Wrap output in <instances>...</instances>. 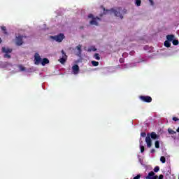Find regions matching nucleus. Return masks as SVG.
I'll return each instance as SVG.
<instances>
[{"label":"nucleus","mask_w":179,"mask_h":179,"mask_svg":"<svg viewBox=\"0 0 179 179\" xmlns=\"http://www.w3.org/2000/svg\"><path fill=\"white\" fill-rule=\"evenodd\" d=\"M105 13L106 15H113L117 19L122 20V19H124V13H125V12H124V10L122 9V8L119 7V8H112L110 10H106L105 11Z\"/></svg>","instance_id":"nucleus-1"},{"label":"nucleus","mask_w":179,"mask_h":179,"mask_svg":"<svg viewBox=\"0 0 179 179\" xmlns=\"http://www.w3.org/2000/svg\"><path fill=\"white\" fill-rule=\"evenodd\" d=\"M87 20L91 26H99L101 19L93 14H89Z\"/></svg>","instance_id":"nucleus-2"},{"label":"nucleus","mask_w":179,"mask_h":179,"mask_svg":"<svg viewBox=\"0 0 179 179\" xmlns=\"http://www.w3.org/2000/svg\"><path fill=\"white\" fill-rule=\"evenodd\" d=\"M50 38L52 40H55V41H57V43H62V40L65 38V35H64V34H59L56 36H50Z\"/></svg>","instance_id":"nucleus-3"},{"label":"nucleus","mask_w":179,"mask_h":179,"mask_svg":"<svg viewBox=\"0 0 179 179\" xmlns=\"http://www.w3.org/2000/svg\"><path fill=\"white\" fill-rule=\"evenodd\" d=\"M24 36H23V35H16L15 36V43L16 44V45L20 46V45H23V38Z\"/></svg>","instance_id":"nucleus-4"},{"label":"nucleus","mask_w":179,"mask_h":179,"mask_svg":"<svg viewBox=\"0 0 179 179\" xmlns=\"http://www.w3.org/2000/svg\"><path fill=\"white\" fill-rule=\"evenodd\" d=\"M43 59H41V56H40V54L35 53L34 55V64L35 65H40L41 64Z\"/></svg>","instance_id":"nucleus-5"},{"label":"nucleus","mask_w":179,"mask_h":179,"mask_svg":"<svg viewBox=\"0 0 179 179\" xmlns=\"http://www.w3.org/2000/svg\"><path fill=\"white\" fill-rule=\"evenodd\" d=\"M140 99L142 101H145V103H150L152 101V97L149 96H141Z\"/></svg>","instance_id":"nucleus-6"},{"label":"nucleus","mask_w":179,"mask_h":179,"mask_svg":"<svg viewBox=\"0 0 179 179\" xmlns=\"http://www.w3.org/2000/svg\"><path fill=\"white\" fill-rule=\"evenodd\" d=\"M72 73L73 75H78L79 73V66L78 64H75L71 67Z\"/></svg>","instance_id":"nucleus-7"},{"label":"nucleus","mask_w":179,"mask_h":179,"mask_svg":"<svg viewBox=\"0 0 179 179\" xmlns=\"http://www.w3.org/2000/svg\"><path fill=\"white\" fill-rule=\"evenodd\" d=\"M145 142L147 143L148 148H152V138H150V135L148 134L145 138Z\"/></svg>","instance_id":"nucleus-8"},{"label":"nucleus","mask_w":179,"mask_h":179,"mask_svg":"<svg viewBox=\"0 0 179 179\" xmlns=\"http://www.w3.org/2000/svg\"><path fill=\"white\" fill-rule=\"evenodd\" d=\"M62 57L59 59V62L62 64H64V62H66V55H65V52L64 50H62Z\"/></svg>","instance_id":"nucleus-9"},{"label":"nucleus","mask_w":179,"mask_h":179,"mask_svg":"<svg viewBox=\"0 0 179 179\" xmlns=\"http://www.w3.org/2000/svg\"><path fill=\"white\" fill-rule=\"evenodd\" d=\"M155 176V172L152 171L148 173V176L145 177L146 179H157L159 177L157 176Z\"/></svg>","instance_id":"nucleus-10"},{"label":"nucleus","mask_w":179,"mask_h":179,"mask_svg":"<svg viewBox=\"0 0 179 179\" xmlns=\"http://www.w3.org/2000/svg\"><path fill=\"white\" fill-rule=\"evenodd\" d=\"M1 52L4 54H10V52H12V49L6 47H3L1 48Z\"/></svg>","instance_id":"nucleus-11"},{"label":"nucleus","mask_w":179,"mask_h":179,"mask_svg":"<svg viewBox=\"0 0 179 179\" xmlns=\"http://www.w3.org/2000/svg\"><path fill=\"white\" fill-rule=\"evenodd\" d=\"M76 50H77L76 55H78V57L80 56L82 54V45H78L76 46Z\"/></svg>","instance_id":"nucleus-12"},{"label":"nucleus","mask_w":179,"mask_h":179,"mask_svg":"<svg viewBox=\"0 0 179 179\" xmlns=\"http://www.w3.org/2000/svg\"><path fill=\"white\" fill-rule=\"evenodd\" d=\"M12 64L9 62H0V66L1 68H8V66H10Z\"/></svg>","instance_id":"nucleus-13"},{"label":"nucleus","mask_w":179,"mask_h":179,"mask_svg":"<svg viewBox=\"0 0 179 179\" xmlns=\"http://www.w3.org/2000/svg\"><path fill=\"white\" fill-rule=\"evenodd\" d=\"M150 137H151V139H153L154 141H156V139H159V138H160V136L156 134L155 132H152L150 134Z\"/></svg>","instance_id":"nucleus-14"},{"label":"nucleus","mask_w":179,"mask_h":179,"mask_svg":"<svg viewBox=\"0 0 179 179\" xmlns=\"http://www.w3.org/2000/svg\"><path fill=\"white\" fill-rule=\"evenodd\" d=\"M42 66H45V65H47V64H50V60H48V59L47 58H43L42 59V62H41Z\"/></svg>","instance_id":"nucleus-15"},{"label":"nucleus","mask_w":179,"mask_h":179,"mask_svg":"<svg viewBox=\"0 0 179 179\" xmlns=\"http://www.w3.org/2000/svg\"><path fill=\"white\" fill-rule=\"evenodd\" d=\"M166 39L168 41H173L174 40V35L166 36Z\"/></svg>","instance_id":"nucleus-16"},{"label":"nucleus","mask_w":179,"mask_h":179,"mask_svg":"<svg viewBox=\"0 0 179 179\" xmlns=\"http://www.w3.org/2000/svg\"><path fill=\"white\" fill-rule=\"evenodd\" d=\"M141 3H142V1L135 0V5H136V6H141Z\"/></svg>","instance_id":"nucleus-17"},{"label":"nucleus","mask_w":179,"mask_h":179,"mask_svg":"<svg viewBox=\"0 0 179 179\" xmlns=\"http://www.w3.org/2000/svg\"><path fill=\"white\" fill-rule=\"evenodd\" d=\"M164 45H165V47L169 48V47H170V46L171 45V43H170V41H166L164 42Z\"/></svg>","instance_id":"nucleus-18"},{"label":"nucleus","mask_w":179,"mask_h":179,"mask_svg":"<svg viewBox=\"0 0 179 179\" xmlns=\"http://www.w3.org/2000/svg\"><path fill=\"white\" fill-rule=\"evenodd\" d=\"M155 145L157 149H159V148H160V143L159 142V141H156Z\"/></svg>","instance_id":"nucleus-19"},{"label":"nucleus","mask_w":179,"mask_h":179,"mask_svg":"<svg viewBox=\"0 0 179 179\" xmlns=\"http://www.w3.org/2000/svg\"><path fill=\"white\" fill-rule=\"evenodd\" d=\"M168 132H169V134H171V135H174V134H176V131H174V130H173V129H168Z\"/></svg>","instance_id":"nucleus-20"},{"label":"nucleus","mask_w":179,"mask_h":179,"mask_svg":"<svg viewBox=\"0 0 179 179\" xmlns=\"http://www.w3.org/2000/svg\"><path fill=\"white\" fill-rule=\"evenodd\" d=\"M94 57L95 58V59H97V61H100V56H99V53H96L94 55Z\"/></svg>","instance_id":"nucleus-21"},{"label":"nucleus","mask_w":179,"mask_h":179,"mask_svg":"<svg viewBox=\"0 0 179 179\" xmlns=\"http://www.w3.org/2000/svg\"><path fill=\"white\" fill-rule=\"evenodd\" d=\"M93 66H99V62L92 61Z\"/></svg>","instance_id":"nucleus-22"},{"label":"nucleus","mask_w":179,"mask_h":179,"mask_svg":"<svg viewBox=\"0 0 179 179\" xmlns=\"http://www.w3.org/2000/svg\"><path fill=\"white\" fill-rule=\"evenodd\" d=\"M140 148L141 153H143V152H145V147L142 145V143H140Z\"/></svg>","instance_id":"nucleus-23"},{"label":"nucleus","mask_w":179,"mask_h":179,"mask_svg":"<svg viewBox=\"0 0 179 179\" xmlns=\"http://www.w3.org/2000/svg\"><path fill=\"white\" fill-rule=\"evenodd\" d=\"M1 30H3L4 34H8L6 31V27H1Z\"/></svg>","instance_id":"nucleus-24"},{"label":"nucleus","mask_w":179,"mask_h":179,"mask_svg":"<svg viewBox=\"0 0 179 179\" xmlns=\"http://www.w3.org/2000/svg\"><path fill=\"white\" fill-rule=\"evenodd\" d=\"M19 69L21 71V72H24V71H26V68H24L23 66H19Z\"/></svg>","instance_id":"nucleus-25"},{"label":"nucleus","mask_w":179,"mask_h":179,"mask_svg":"<svg viewBox=\"0 0 179 179\" xmlns=\"http://www.w3.org/2000/svg\"><path fill=\"white\" fill-rule=\"evenodd\" d=\"M160 162H162V163H166V157H164L163 156L161 157Z\"/></svg>","instance_id":"nucleus-26"},{"label":"nucleus","mask_w":179,"mask_h":179,"mask_svg":"<svg viewBox=\"0 0 179 179\" xmlns=\"http://www.w3.org/2000/svg\"><path fill=\"white\" fill-rule=\"evenodd\" d=\"M173 45H178V40H173Z\"/></svg>","instance_id":"nucleus-27"},{"label":"nucleus","mask_w":179,"mask_h":179,"mask_svg":"<svg viewBox=\"0 0 179 179\" xmlns=\"http://www.w3.org/2000/svg\"><path fill=\"white\" fill-rule=\"evenodd\" d=\"M159 170H160V168H159V166H156L155 169H154V171L155 173H157L159 171Z\"/></svg>","instance_id":"nucleus-28"},{"label":"nucleus","mask_w":179,"mask_h":179,"mask_svg":"<svg viewBox=\"0 0 179 179\" xmlns=\"http://www.w3.org/2000/svg\"><path fill=\"white\" fill-rule=\"evenodd\" d=\"M4 58H10V56L9 53H6L4 55Z\"/></svg>","instance_id":"nucleus-29"},{"label":"nucleus","mask_w":179,"mask_h":179,"mask_svg":"<svg viewBox=\"0 0 179 179\" xmlns=\"http://www.w3.org/2000/svg\"><path fill=\"white\" fill-rule=\"evenodd\" d=\"M151 6H153L155 5V2L153 1V0H148Z\"/></svg>","instance_id":"nucleus-30"},{"label":"nucleus","mask_w":179,"mask_h":179,"mask_svg":"<svg viewBox=\"0 0 179 179\" xmlns=\"http://www.w3.org/2000/svg\"><path fill=\"white\" fill-rule=\"evenodd\" d=\"M141 136H143V138H145V136H146V133H141Z\"/></svg>","instance_id":"nucleus-31"},{"label":"nucleus","mask_w":179,"mask_h":179,"mask_svg":"<svg viewBox=\"0 0 179 179\" xmlns=\"http://www.w3.org/2000/svg\"><path fill=\"white\" fill-rule=\"evenodd\" d=\"M139 178H141V176L140 175H137V176H135L134 178V179H139Z\"/></svg>","instance_id":"nucleus-32"},{"label":"nucleus","mask_w":179,"mask_h":179,"mask_svg":"<svg viewBox=\"0 0 179 179\" xmlns=\"http://www.w3.org/2000/svg\"><path fill=\"white\" fill-rule=\"evenodd\" d=\"M178 118L176 117H173V121H178Z\"/></svg>","instance_id":"nucleus-33"},{"label":"nucleus","mask_w":179,"mask_h":179,"mask_svg":"<svg viewBox=\"0 0 179 179\" xmlns=\"http://www.w3.org/2000/svg\"><path fill=\"white\" fill-rule=\"evenodd\" d=\"M151 153H155V152H156V150L155 149H152V150H151Z\"/></svg>","instance_id":"nucleus-34"},{"label":"nucleus","mask_w":179,"mask_h":179,"mask_svg":"<svg viewBox=\"0 0 179 179\" xmlns=\"http://www.w3.org/2000/svg\"><path fill=\"white\" fill-rule=\"evenodd\" d=\"M163 178H164L163 175H160L159 177V179H163Z\"/></svg>","instance_id":"nucleus-35"},{"label":"nucleus","mask_w":179,"mask_h":179,"mask_svg":"<svg viewBox=\"0 0 179 179\" xmlns=\"http://www.w3.org/2000/svg\"><path fill=\"white\" fill-rule=\"evenodd\" d=\"M2 43V39L0 38V44Z\"/></svg>","instance_id":"nucleus-36"},{"label":"nucleus","mask_w":179,"mask_h":179,"mask_svg":"<svg viewBox=\"0 0 179 179\" xmlns=\"http://www.w3.org/2000/svg\"><path fill=\"white\" fill-rule=\"evenodd\" d=\"M93 51H96V49H94Z\"/></svg>","instance_id":"nucleus-37"},{"label":"nucleus","mask_w":179,"mask_h":179,"mask_svg":"<svg viewBox=\"0 0 179 179\" xmlns=\"http://www.w3.org/2000/svg\"><path fill=\"white\" fill-rule=\"evenodd\" d=\"M120 62H122V59H120Z\"/></svg>","instance_id":"nucleus-38"},{"label":"nucleus","mask_w":179,"mask_h":179,"mask_svg":"<svg viewBox=\"0 0 179 179\" xmlns=\"http://www.w3.org/2000/svg\"><path fill=\"white\" fill-rule=\"evenodd\" d=\"M178 179H179V176H178Z\"/></svg>","instance_id":"nucleus-39"}]
</instances>
